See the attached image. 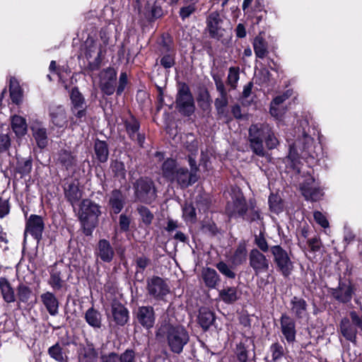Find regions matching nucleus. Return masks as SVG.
I'll list each match as a JSON object with an SVG mask.
<instances>
[{
  "label": "nucleus",
  "instance_id": "nucleus-57",
  "mask_svg": "<svg viewBox=\"0 0 362 362\" xmlns=\"http://www.w3.org/2000/svg\"><path fill=\"white\" fill-rule=\"evenodd\" d=\"M269 351L272 354L270 362H277L281 360L285 355L284 347L278 341L270 346Z\"/></svg>",
  "mask_w": 362,
  "mask_h": 362
},
{
  "label": "nucleus",
  "instance_id": "nucleus-43",
  "mask_svg": "<svg viewBox=\"0 0 362 362\" xmlns=\"http://www.w3.org/2000/svg\"><path fill=\"white\" fill-rule=\"evenodd\" d=\"M247 251L246 243L244 240L240 242L231 256L232 263L235 266L243 264L246 262Z\"/></svg>",
  "mask_w": 362,
  "mask_h": 362
},
{
  "label": "nucleus",
  "instance_id": "nucleus-35",
  "mask_svg": "<svg viewBox=\"0 0 362 362\" xmlns=\"http://www.w3.org/2000/svg\"><path fill=\"white\" fill-rule=\"evenodd\" d=\"M9 93L12 103L20 105L23 99V90L20 86L19 81L15 76H11L9 80Z\"/></svg>",
  "mask_w": 362,
  "mask_h": 362
},
{
  "label": "nucleus",
  "instance_id": "nucleus-61",
  "mask_svg": "<svg viewBox=\"0 0 362 362\" xmlns=\"http://www.w3.org/2000/svg\"><path fill=\"white\" fill-rule=\"evenodd\" d=\"M211 76L216 85V90L219 93V98H228V92L226 89L221 76L216 73L212 74Z\"/></svg>",
  "mask_w": 362,
  "mask_h": 362
},
{
  "label": "nucleus",
  "instance_id": "nucleus-55",
  "mask_svg": "<svg viewBox=\"0 0 362 362\" xmlns=\"http://www.w3.org/2000/svg\"><path fill=\"white\" fill-rule=\"evenodd\" d=\"M244 13L248 15V16L251 18L253 24L259 25L261 23L266 21L268 11L267 9H263L257 11H247Z\"/></svg>",
  "mask_w": 362,
  "mask_h": 362
},
{
  "label": "nucleus",
  "instance_id": "nucleus-58",
  "mask_svg": "<svg viewBox=\"0 0 362 362\" xmlns=\"http://www.w3.org/2000/svg\"><path fill=\"white\" fill-rule=\"evenodd\" d=\"M216 267L221 274L228 279H234L236 277V274L233 270L232 267L229 266L223 261H220L216 263Z\"/></svg>",
  "mask_w": 362,
  "mask_h": 362
},
{
  "label": "nucleus",
  "instance_id": "nucleus-51",
  "mask_svg": "<svg viewBox=\"0 0 362 362\" xmlns=\"http://www.w3.org/2000/svg\"><path fill=\"white\" fill-rule=\"evenodd\" d=\"M267 46V42L262 37H255L253 42V49L256 57L264 59L268 53Z\"/></svg>",
  "mask_w": 362,
  "mask_h": 362
},
{
  "label": "nucleus",
  "instance_id": "nucleus-34",
  "mask_svg": "<svg viewBox=\"0 0 362 362\" xmlns=\"http://www.w3.org/2000/svg\"><path fill=\"white\" fill-rule=\"evenodd\" d=\"M197 102L200 110L204 112L211 110L212 98L206 87L199 88L197 95Z\"/></svg>",
  "mask_w": 362,
  "mask_h": 362
},
{
  "label": "nucleus",
  "instance_id": "nucleus-41",
  "mask_svg": "<svg viewBox=\"0 0 362 362\" xmlns=\"http://www.w3.org/2000/svg\"><path fill=\"white\" fill-rule=\"evenodd\" d=\"M84 319L88 325L94 329H100L102 326V315L93 306L86 311Z\"/></svg>",
  "mask_w": 362,
  "mask_h": 362
},
{
  "label": "nucleus",
  "instance_id": "nucleus-62",
  "mask_svg": "<svg viewBox=\"0 0 362 362\" xmlns=\"http://www.w3.org/2000/svg\"><path fill=\"white\" fill-rule=\"evenodd\" d=\"M11 142L9 133H0V155L9 151L11 147Z\"/></svg>",
  "mask_w": 362,
  "mask_h": 362
},
{
  "label": "nucleus",
  "instance_id": "nucleus-9",
  "mask_svg": "<svg viewBox=\"0 0 362 362\" xmlns=\"http://www.w3.org/2000/svg\"><path fill=\"white\" fill-rule=\"evenodd\" d=\"M49 277L47 281L48 285L57 292L61 291H67L68 285L66 284L69 278H66L67 269L64 266H59L57 262H54L48 268Z\"/></svg>",
  "mask_w": 362,
  "mask_h": 362
},
{
  "label": "nucleus",
  "instance_id": "nucleus-21",
  "mask_svg": "<svg viewBox=\"0 0 362 362\" xmlns=\"http://www.w3.org/2000/svg\"><path fill=\"white\" fill-rule=\"evenodd\" d=\"M127 203V196L120 189H114L110 192L107 202L111 214H119Z\"/></svg>",
  "mask_w": 362,
  "mask_h": 362
},
{
  "label": "nucleus",
  "instance_id": "nucleus-18",
  "mask_svg": "<svg viewBox=\"0 0 362 362\" xmlns=\"http://www.w3.org/2000/svg\"><path fill=\"white\" fill-rule=\"evenodd\" d=\"M93 148L92 161L93 163L100 165L108 161L110 151L107 141L101 140L99 138L94 139Z\"/></svg>",
  "mask_w": 362,
  "mask_h": 362
},
{
  "label": "nucleus",
  "instance_id": "nucleus-25",
  "mask_svg": "<svg viewBox=\"0 0 362 362\" xmlns=\"http://www.w3.org/2000/svg\"><path fill=\"white\" fill-rule=\"evenodd\" d=\"M216 316L208 307H200L198 311L197 323L204 332L208 331L214 325Z\"/></svg>",
  "mask_w": 362,
  "mask_h": 362
},
{
  "label": "nucleus",
  "instance_id": "nucleus-36",
  "mask_svg": "<svg viewBox=\"0 0 362 362\" xmlns=\"http://www.w3.org/2000/svg\"><path fill=\"white\" fill-rule=\"evenodd\" d=\"M11 127L18 139L23 137L28 132L26 119L20 115H14L11 117Z\"/></svg>",
  "mask_w": 362,
  "mask_h": 362
},
{
  "label": "nucleus",
  "instance_id": "nucleus-1",
  "mask_svg": "<svg viewBox=\"0 0 362 362\" xmlns=\"http://www.w3.org/2000/svg\"><path fill=\"white\" fill-rule=\"evenodd\" d=\"M248 141L252 152L261 157L265 156L264 142L269 150L276 148L279 143L273 127L267 122L252 124L248 129Z\"/></svg>",
  "mask_w": 362,
  "mask_h": 362
},
{
  "label": "nucleus",
  "instance_id": "nucleus-64",
  "mask_svg": "<svg viewBox=\"0 0 362 362\" xmlns=\"http://www.w3.org/2000/svg\"><path fill=\"white\" fill-rule=\"evenodd\" d=\"M201 229L203 233L211 236H215L218 233V228L213 221H204L202 224Z\"/></svg>",
  "mask_w": 362,
  "mask_h": 362
},
{
  "label": "nucleus",
  "instance_id": "nucleus-7",
  "mask_svg": "<svg viewBox=\"0 0 362 362\" xmlns=\"http://www.w3.org/2000/svg\"><path fill=\"white\" fill-rule=\"evenodd\" d=\"M270 252L276 272L284 278L289 277L294 269L291 251H287L280 245H275L270 247Z\"/></svg>",
  "mask_w": 362,
  "mask_h": 362
},
{
  "label": "nucleus",
  "instance_id": "nucleus-6",
  "mask_svg": "<svg viewBox=\"0 0 362 362\" xmlns=\"http://www.w3.org/2000/svg\"><path fill=\"white\" fill-rule=\"evenodd\" d=\"M175 108L181 115L187 117L192 116L195 112L194 98L189 85L185 82L177 83Z\"/></svg>",
  "mask_w": 362,
  "mask_h": 362
},
{
  "label": "nucleus",
  "instance_id": "nucleus-60",
  "mask_svg": "<svg viewBox=\"0 0 362 362\" xmlns=\"http://www.w3.org/2000/svg\"><path fill=\"white\" fill-rule=\"evenodd\" d=\"M163 56L160 59V64L165 69L172 68L175 65L176 52H167L161 54Z\"/></svg>",
  "mask_w": 362,
  "mask_h": 362
},
{
  "label": "nucleus",
  "instance_id": "nucleus-45",
  "mask_svg": "<svg viewBox=\"0 0 362 362\" xmlns=\"http://www.w3.org/2000/svg\"><path fill=\"white\" fill-rule=\"evenodd\" d=\"M16 159V173L20 174L21 177L28 175L32 171V158L30 156L27 158L17 157Z\"/></svg>",
  "mask_w": 362,
  "mask_h": 362
},
{
  "label": "nucleus",
  "instance_id": "nucleus-63",
  "mask_svg": "<svg viewBox=\"0 0 362 362\" xmlns=\"http://www.w3.org/2000/svg\"><path fill=\"white\" fill-rule=\"evenodd\" d=\"M183 217L186 221L195 223L197 220L196 209L192 204H187L183 208Z\"/></svg>",
  "mask_w": 362,
  "mask_h": 362
},
{
  "label": "nucleus",
  "instance_id": "nucleus-30",
  "mask_svg": "<svg viewBox=\"0 0 362 362\" xmlns=\"http://www.w3.org/2000/svg\"><path fill=\"white\" fill-rule=\"evenodd\" d=\"M201 276L204 286L209 289H216L221 281L218 272L211 267H204Z\"/></svg>",
  "mask_w": 362,
  "mask_h": 362
},
{
  "label": "nucleus",
  "instance_id": "nucleus-20",
  "mask_svg": "<svg viewBox=\"0 0 362 362\" xmlns=\"http://www.w3.org/2000/svg\"><path fill=\"white\" fill-rule=\"evenodd\" d=\"M45 226L41 216L31 214L25 222V233L30 234L35 240L39 242L42 238Z\"/></svg>",
  "mask_w": 362,
  "mask_h": 362
},
{
  "label": "nucleus",
  "instance_id": "nucleus-24",
  "mask_svg": "<svg viewBox=\"0 0 362 362\" xmlns=\"http://www.w3.org/2000/svg\"><path fill=\"white\" fill-rule=\"evenodd\" d=\"M95 255L103 262L110 263L114 259L115 250L108 240L100 239L96 245Z\"/></svg>",
  "mask_w": 362,
  "mask_h": 362
},
{
  "label": "nucleus",
  "instance_id": "nucleus-12",
  "mask_svg": "<svg viewBox=\"0 0 362 362\" xmlns=\"http://www.w3.org/2000/svg\"><path fill=\"white\" fill-rule=\"evenodd\" d=\"M248 211V205L245 197L242 192H239L232 197V203H228L226 211L229 218H238L245 217Z\"/></svg>",
  "mask_w": 362,
  "mask_h": 362
},
{
  "label": "nucleus",
  "instance_id": "nucleus-13",
  "mask_svg": "<svg viewBox=\"0 0 362 362\" xmlns=\"http://www.w3.org/2000/svg\"><path fill=\"white\" fill-rule=\"evenodd\" d=\"M117 71L111 66L103 69L100 72L99 88L104 95L110 96L117 90Z\"/></svg>",
  "mask_w": 362,
  "mask_h": 362
},
{
  "label": "nucleus",
  "instance_id": "nucleus-46",
  "mask_svg": "<svg viewBox=\"0 0 362 362\" xmlns=\"http://www.w3.org/2000/svg\"><path fill=\"white\" fill-rule=\"evenodd\" d=\"M158 44L160 54L175 52L173 38L168 33L161 34Z\"/></svg>",
  "mask_w": 362,
  "mask_h": 362
},
{
  "label": "nucleus",
  "instance_id": "nucleus-42",
  "mask_svg": "<svg viewBox=\"0 0 362 362\" xmlns=\"http://www.w3.org/2000/svg\"><path fill=\"white\" fill-rule=\"evenodd\" d=\"M110 169L112 173V177L119 181L125 180L127 170L124 163L118 159H113L110 161Z\"/></svg>",
  "mask_w": 362,
  "mask_h": 362
},
{
  "label": "nucleus",
  "instance_id": "nucleus-48",
  "mask_svg": "<svg viewBox=\"0 0 362 362\" xmlns=\"http://www.w3.org/2000/svg\"><path fill=\"white\" fill-rule=\"evenodd\" d=\"M47 354L51 358L57 362H68V357L59 342L49 347Z\"/></svg>",
  "mask_w": 362,
  "mask_h": 362
},
{
  "label": "nucleus",
  "instance_id": "nucleus-53",
  "mask_svg": "<svg viewBox=\"0 0 362 362\" xmlns=\"http://www.w3.org/2000/svg\"><path fill=\"white\" fill-rule=\"evenodd\" d=\"M136 211L140 216L141 222L146 226H151L154 219V215L151 211L144 205H139L136 208Z\"/></svg>",
  "mask_w": 362,
  "mask_h": 362
},
{
  "label": "nucleus",
  "instance_id": "nucleus-32",
  "mask_svg": "<svg viewBox=\"0 0 362 362\" xmlns=\"http://www.w3.org/2000/svg\"><path fill=\"white\" fill-rule=\"evenodd\" d=\"M16 301L18 308L21 307V303L30 305L31 298L34 296L32 288L23 283H19L16 287Z\"/></svg>",
  "mask_w": 362,
  "mask_h": 362
},
{
  "label": "nucleus",
  "instance_id": "nucleus-27",
  "mask_svg": "<svg viewBox=\"0 0 362 362\" xmlns=\"http://www.w3.org/2000/svg\"><path fill=\"white\" fill-rule=\"evenodd\" d=\"M64 197L73 206L78 204L83 196V191L78 187V182L72 181L64 187Z\"/></svg>",
  "mask_w": 362,
  "mask_h": 362
},
{
  "label": "nucleus",
  "instance_id": "nucleus-11",
  "mask_svg": "<svg viewBox=\"0 0 362 362\" xmlns=\"http://www.w3.org/2000/svg\"><path fill=\"white\" fill-rule=\"evenodd\" d=\"M146 290L148 294L156 300H163L170 292L167 282L158 276H153L147 279Z\"/></svg>",
  "mask_w": 362,
  "mask_h": 362
},
{
  "label": "nucleus",
  "instance_id": "nucleus-16",
  "mask_svg": "<svg viewBox=\"0 0 362 362\" xmlns=\"http://www.w3.org/2000/svg\"><path fill=\"white\" fill-rule=\"evenodd\" d=\"M223 21L218 11L210 13L206 17V30L212 39L220 40L223 37L225 30L221 27Z\"/></svg>",
  "mask_w": 362,
  "mask_h": 362
},
{
  "label": "nucleus",
  "instance_id": "nucleus-17",
  "mask_svg": "<svg viewBox=\"0 0 362 362\" xmlns=\"http://www.w3.org/2000/svg\"><path fill=\"white\" fill-rule=\"evenodd\" d=\"M165 1L166 0L147 1L144 6V16L148 23H155L165 15L163 8V5Z\"/></svg>",
  "mask_w": 362,
  "mask_h": 362
},
{
  "label": "nucleus",
  "instance_id": "nucleus-14",
  "mask_svg": "<svg viewBox=\"0 0 362 362\" xmlns=\"http://www.w3.org/2000/svg\"><path fill=\"white\" fill-rule=\"evenodd\" d=\"M110 322L118 327H124L130 319L128 308L119 300L114 299L110 304Z\"/></svg>",
  "mask_w": 362,
  "mask_h": 362
},
{
  "label": "nucleus",
  "instance_id": "nucleus-31",
  "mask_svg": "<svg viewBox=\"0 0 362 362\" xmlns=\"http://www.w3.org/2000/svg\"><path fill=\"white\" fill-rule=\"evenodd\" d=\"M16 291L9 280L5 277H0V293L3 300L7 304L16 303Z\"/></svg>",
  "mask_w": 362,
  "mask_h": 362
},
{
  "label": "nucleus",
  "instance_id": "nucleus-4",
  "mask_svg": "<svg viewBox=\"0 0 362 362\" xmlns=\"http://www.w3.org/2000/svg\"><path fill=\"white\" fill-rule=\"evenodd\" d=\"M101 215L100 206L90 199H84L79 204L78 218L82 226L83 233L91 236L97 227Z\"/></svg>",
  "mask_w": 362,
  "mask_h": 362
},
{
  "label": "nucleus",
  "instance_id": "nucleus-15",
  "mask_svg": "<svg viewBox=\"0 0 362 362\" xmlns=\"http://www.w3.org/2000/svg\"><path fill=\"white\" fill-rule=\"evenodd\" d=\"M249 264L256 276L267 272L269 268V260L258 249L254 248L249 253Z\"/></svg>",
  "mask_w": 362,
  "mask_h": 362
},
{
  "label": "nucleus",
  "instance_id": "nucleus-22",
  "mask_svg": "<svg viewBox=\"0 0 362 362\" xmlns=\"http://www.w3.org/2000/svg\"><path fill=\"white\" fill-rule=\"evenodd\" d=\"M354 293V289L351 283L346 284L339 280L338 286L332 288L331 294L337 301L342 303H349Z\"/></svg>",
  "mask_w": 362,
  "mask_h": 362
},
{
  "label": "nucleus",
  "instance_id": "nucleus-54",
  "mask_svg": "<svg viewBox=\"0 0 362 362\" xmlns=\"http://www.w3.org/2000/svg\"><path fill=\"white\" fill-rule=\"evenodd\" d=\"M196 156H187V161L190 167V170L187 169V174L190 175V183L188 184L189 187L192 186L194 183H196L199 180V176L197 175V172L199 171V166L197 164V161L195 160Z\"/></svg>",
  "mask_w": 362,
  "mask_h": 362
},
{
  "label": "nucleus",
  "instance_id": "nucleus-39",
  "mask_svg": "<svg viewBox=\"0 0 362 362\" xmlns=\"http://www.w3.org/2000/svg\"><path fill=\"white\" fill-rule=\"evenodd\" d=\"M302 194L306 200L317 202L322 199L324 192L320 187H313L309 182H304L300 187Z\"/></svg>",
  "mask_w": 362,
  "mask_h": 362
},
{
  "label": "nucleus",
  "instance_id": "nucleus-29",
  "mask_svg": "<svg viewBox=\"0 0 362 362\" xmlns=\"http://www.w3.org/2000/svg\"><path fill=\"white\" fill-rule=\"evenodd\" d=\"M40 300L51 316H56L59 313V301L54 293L46 291L42 293Z\"/></svg>",
  "mask_w": 362,
  "mask_h": 362
},
{
  "label": "nucleus",
  "instance_id": "nucleus-19",
  "mask_svg": "<svg viewBox=\"0 0 362 362\" xmlns=\"http://www.w3.org/2000/svg\"><path fill=\"white\" fill-rule=\"evenodd\" d=\"M295 318L287 313H282L280 319L281 332L288 344H293L296 338V322Z\"/></svg>",
  "mask_w": 362,
  "mask_h": 362
},
{
  "label": "nucleus",
  "instance_id": "nucleus-50",
  "mask_svg": "<svg viewBox=\"0 0 362 362\" xmlns=\"http://www.w3.org/2000/svg\"><path fill=\"white\" fill-rule=\"evenodd\" d=\"M151 264V259L144 256H140L136 257V272H135V279L136 281L142 283L144 281L143 273L144 271L146 269V267Z\"/></svg>",
  "mask_w": 362,
  "mask_h": 362
},
{
  "label": "nucleus",
  "instance_id": "nucleus-26",
  "mask_svg": "<svg viewBox=\"0 0 362 362\" xmlns=\"http://www.w3.org/2000/svg\"><path fill=\"white\" fill-rule=\"evenodd\" d=\"M85 344H81L78 351V357L83 362H97L99 353L94 344L86 339Z\"/></svg>",
  "mask_w": 362,
  "mask_h": 362
},
{
  "label": "nucleus",
  "instance_id": "nucleus-33",
  "mask_svg": "<svg viewBox=\"0 0 362 362\" xmlns=\"http://www.w3.org/2000/svg\"><path fill=\"white\" fill-rule=\"evenodd\" d=\"M51 121L54 126L59 128L66 127L69 119H67L66 112L62 105L52 108L49 112Z\"/></svg>",
  "mask_w": 362,
  "mask_h": 362
},
{
  "label": "nucleus",
  "instance_id": "nucleus-40",
  "mask_svg": "<svg viewBox=\"0 0 362 362\" xmlns=\"http://www.w3.org/2000/svg\"><path fill=\"white\" fill-rule=\"evenodd\" d=\"M228 105V98H216L214 100V106L218 119H224L226 122L233 121V117L226 110Z\"/></svg>",
  "mask_w": 362,
  "mask_h": 362
},
{
  "label": "nucleus",
  "instance_id": "nucleus-5",
  "mask_svg": "<svg viewBox=\"0 0 362 362\" xmlns=\"http://www.w3.org/2000/svg\"><path fill=\"white\" fill-rule=\"evenodd\" d=\"M136 202L152 204L158 197V189L154 180L148 176H141L132 182Z\"/></svg>",
  "mask_w": 362,
  "mask_h": 362
},
{
  "label": "nucleus",
  "instance_id": "nucleus-10",
  "mask_svg": "<svg viewBox=\"0 0 362 362\" xmlns=\"http://www.w3.org/2000/svg\"><path fill=\"white\" fill-rule=\"evenodd\" d=\"M134 323L146 330L152 329L156 323V315L151 305L139 306L133 310Z\"/></svg>",
  "mask_w": 362,
  "mask_h": 362
},
{
  "label": "nucleus",
  "instance_id": "nucleus-52",
  "mask_svg": "<svg viewBox=\"0 0 362 362\" xmlns=\"http://www.w3.org/2000/svg\"><path fill=\"white\" fill-rule=\"evenodd\" d=\"M269 210L276 214L283 212L284 209V202L278 194L272 193L268 199Z\"/></svg>",
  "mask_w": 362,
  "mask_h": 362
},
{
  "label": "nucleus",
  "instance_id": "nucleus-38",
  "mask_svg": "<svg viewBox=\"0 0 362 362\" xmlns=\"http://www.w3.org/2000/svg\"><path fill=\"white\" fill-rule=\"evenodd\" d=\"M219 298L226 304L232 305L240 298L237 287L227 286L218 291Z\"/></svg>",
  "mask_w": 362,
  "mask_h": 362
},
{
  "label": "nucleus",
  "instance_id": "nucleus-28",
  "mask_svg": "<svg viewBox=\"0 0 362 362\" xmlns=\"http://www.w3.org/2000/svg\"><path fill=\"white\" fill-rule=\"evenodd\" d=\"M339 332L347 340L356 344L357 339V328L346 317H343L339 325Z\"/></svg>",
  "mask_w": 362,
  "mask_h": 362
},
{
  "label": "nucleus",
  "instance_id": "nucleus-8",
  "mask_svg": "<svg viewBox=\"0 0 362 362\" xmlns=\"http://www.w3.org/2000/svg\"><path fill=\"white\" fill-rule=\"evenodd\" d=\"M129 117L122 118V122L128 138L140 148H144L145 134L140 132L141 122L130 110Z\"/></svg>",
  "mask_w": 362,
  "mask_h": 362
},
{
  "label": "nucleus",
  "instance_id": "nucleus-59",
  "mask_svg": "<svg viewBox=\"0 0 362 362\" xmlns=\"http://www.w3.org/2000/svg\"><path fill=\"white\" fill-rule=\"evenodd\" d=\"M240 78V69L238 66H231L228 69L227 76V84L230 86L232 89L237 87V83Z\"/></svg>",
  "mask_w": 362,
  "mask_h": 362
},
{
  "label": "nucleus",
  "instance_id": "nucleus-56",
  "mask_svg": "<svg viewBox=\"0 0 362 362\" xmlns=\"http://www.w3.org/2000/svg\"><path fill=\"white\" fill-rule=\"evenodd\" d=\"M242 8L244 12L266 9L264 0H243Z\"/></svg>",
  "mask_w": 362,
  "mask_h": 362
},
{
  "label": "nucleus",
  "instance_id": "nucleus-44",
  "mask_svg": "<svg viewBox=\"0 0 362 362\" xmlns=\"http://www.w3.org/2000/svg\"><path fill=\"white\" fill-rule=\"evenodd\" d=\"M72 116L69 117V127H74L86 122L87 107L79 108H70Z\"/></svg>",
  "mask_w": 362,
  "mask_h": 362
},
{
  "label": "nucleus",
  "instance_id": "nucleus-49",
  "mask_svg": "<svg viewBox=\"0 0 362 362\" xmlns=\"http://www.w3.org/2000/svg\"><path fill=\"white\" fill-rule=\"evenodd\" d=\"M33 136L36 141L37 147L40 149L45 148L48 144L47 129L45 127H31Z\"/></svg>",
  "mask_w": 362,
  "mask_h": 362
},
{
  "label": "nucleus",
  "instance_id": "nucleus-23",
  "mask_svg": "<svg viewBox=\"0 0 362 362\" xmlns=\"http://www.w3.org/2000/svg\"><path fill=\"white\" fill-rule=\"evenodd\" d=\"M290 311L297 320L308 316V304L302 297L294 296L290 300Z\"/></svg>",
  "mask_w": 362,
  "mask_h": 362
},
{
  "label": "nucleus",
  "instance_id": "nucleus-37",
  "mask_svg": "<svg viewBox=\"0 0 362 362\" xmlns=\"http://www.w3.org/2000/svg\"><path fill=\"white\" fill-rule=\"evenodd\" d=\"M76 161V156L70 150L62 148L58 151L57 163L66 170H68L74 166Z\"/></svg>",
  "mask_w": 362,
  "mask_h": 362
},
{
  "label": "nucleus",
  "instance_id": "nucleus-3",
  "mask_svg": "<svg viewBox=\"0 0 362 362\" xmlns=\"http://www.w3.org/2000/svg\"><path fill=\"white\" fill-rule=\"evenodd\" d=\"M162 177L170 184H176L181 189L189 187L191 176L187 174V168L180 166L177 160L173 158H167L160 165Z\"/></svg>",
  "mask_w": 362,
  "mask_h": 362
},
{
  "label": "nucleus",
  "instance_id": "nucleus-47",
  "mask_svg": "<svg viewBox=\"0 0 362 362\" xmlns=\"http://www.w3.org/2000/svg\"><path fill=\"white\" fill-rule=\"evenodd\" d=\"M69 98L71 101L70 108L76 109L87 107L86 99L77 86H74L71 88L69 93Z\"/></svg>",
  "mask_w": 362,
  "mask_h": 362
},
{
  "label": "nucleus",
  "instance_id": "nucleus-2",
  "mask_svg": "<svg viewBox=\"0 0 362 362\" xmlns=\"http://www.w3.org/2000/svg\"><path fill=\"white\" fill-rule=\"evenodd\" d=\"M156 336L158 339L166 338L170 350L176 354H181L189 341L188 332L183 326L173 325L168 320L161 322Z\"/></svg>",
  "mask_w": 362,
  "mask_h": 362
}]
</instances>
